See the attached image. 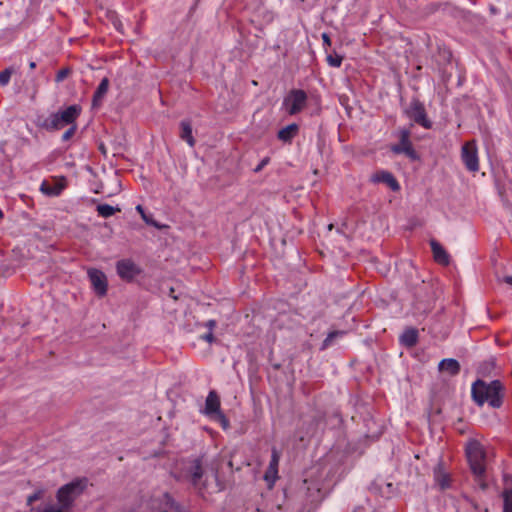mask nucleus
I'll use <instances>...</instances> for the list:
<instances>
[{"label":"nucleus","instance_id":"11","mask_svg":"<svg viewBox=\"0 0 512 512\" xmlns=\"http://www.w3.org/2000/svg\"><path fill=\"white\" fill-rule=\"evenodd\" d=\"M433 479L435 485L440 490H446L451 487V475L450 473L445 469L444 464L442 462H439L433 469Z\"/></svg>","mask_w":512,"mask_h":512},{"label":"nucleus","instance_id":"14","mask_svg":"<svg viewBox=\"0 0 512 512\" xmlns=\"http://www.w3.org/2000/svg\"><path fill=\"white\" fill-rule=\"evenodd\" d=\"M372 181L375 183H384L386 184L392 191H398L400 189V185L394 175L388 171H380L375 173L372 176Z\"/></svg>","mask_w":512,"mask_h":512},{"label":"nucleus","instance_id":"20","mask_svg":"<svg viewBox=\"0 0 512 512\" xmlns=\"http://www.w3.org/2000/svg\"><path fill=\"white\" fill-rule=\"evenodd\" d=\"M180 138L185 141L190 147L195 146V139L192 134V124L189 120H182L180 122Z\"/></svg>","mask_w":512,"mask_h":512},{"label":"nucleus","instance_id":"37","mask_svg":"<svg viewBox=\"0 0 512 512\" xmlns=\"http://www.w3.org/2000/svg\"><path fill=\"white\" fill-rule=\"evenodd\" d=\"M37 499H38V494H33V495L29 496L28 502L31 503Z\"/></svg>","mask_w":512,"mask_h":512},{"label":"nucleus","instance_id":"41","mask_svg":"<svg viewBox=\"0 0 512 512\" xmlns=\"http://www.w3.org/2000/svg\"><path fill=\"white\" fill-rule=\"evenodd\" d=\"M328 228H329V230H331L333 228V225L330 224Z\"/></svg>","mask_w":512,"mask_h":512},{"label":"nucleus","instance_id":"40","mask_svg":"<svg viewBox=\"0 0 512 512\" xmlns=\"http://www.w3.org/2000/svg\"><path fill=\"white\" fill-rule=\"evenodd\" d=\"M4 214L3 211L0 209V220L3 218Z\"/></svg>","mask_w":512,"mask_h":512},{"label":"nucleus","instance_id":"39","mask_svg":"<svg viewBox=\"0 0 512 512\" xmlns=\"http://www.w3.org/2000/svg\"><path fill=\"white\" fill-rule=\"evenodd\" d=\"M29 67H30L31 69H34V68L36 67V63H35L34 61H31V62L29 63Z\"/></svg>","mask_w":512,"mask_h":512},{"label":"nucleus","instance_id":"9","mask_svg":"<svg viewBox=\"0 0 512 512\" xmlns=\"http://www.w3.org/2000/svg\"><path fill=\"white\" fill-rule=\"evenodd\" d=\"M87 275L94 292L99 297L105 296L108 290V281L104 272L96 268H89Z\"/></svg>","mask_w":512,"mask_h":512},{"label":"nucleus","instance_id":"15","mask_svg":"<svg viewBox=\"0 0 512 512\" xmlns=\"http://www.w3.org/2000/svg\"><path fill=\"white\" fill-rule=\"evenodd\" d=\"M430 247L433 253L434 260L444 266L449 265L450 256L444 247L436 240L432 239L430 241Z\"/></svg>","mask_w":512,"mask_h":512},{"label":"nucleus","instance_id":"32","mask_svg":"<svg viewBox=\"0 0 512 512\" xmlns=\"http://www.w3.org/2000/svg\"><path fill=\"white\" fill-rule=\"evenodd\" d=\"M214 418L221 423V425L224 429H227L229 427V421L222 412L218 413V415L215 416Z\"/></svg>","mask_w":512,"mask_h":512},{"label":"nucleus","instance_id":"16","mask_svg":"<svg viewBox=\"0 0 512 512\" xmlns=\"http://www.w3.org/2000/svg\"><path fill=\"white\" fill-rule=\"evenodd\" d=\"M218 413H221L219 396L215 391H210L205 402V414L215 417Z\"/></svg>","mask_w":512,"mask_h":512},{"label":"nucleus","instance_id":"10","mask_svg":"<svg viewBox=\"0 0 512 512\" xmlns=\"http://www.w3.org/2000/svg\"><path fill=\"white\" fill-rule=\"evenodd\" d=\"M116 270L119 277L125 281H132L141 272L140 268L130 259L118 261Z\"/></svg>","mask_w":512,"mask_h":512},{"label":"nucleus","instance_id":"29","mask_svg":"<svg viewBox=\"0 0 512 512\" xmlns=\"http://www.w3.org/2000/svg\"><path fill=\"white\" fill-rule=\"evenodd\" d=\"M343 334H344V332H342V331H332V332H330L327 335V337L324 340V342H323L324 346H328L333 341L334 338H336L338 336H342Z\"/></svg>","mask_w":512,"mask_h":512},{"label":"nucleus","instance_id":"18","mask_svg":"<svg viewBox=\"0 0 512 512\" xmlns=\"http://www.w3.org/2000/svg\"><path fill=\"white\" fill-rule=\"evenodd\" d=\"M298 132L299 126L296 123H292L280 129L277 133V138L284 143H291Z\"/></svg>","mask_w":512,"mask_h":512},{"label":"nucleus","instance_id":"4","mask_svg":"<svg viewBox=\"0 0 512 512\" xmlns=\"http://www.w3.org/2000/svg\"><path fill=\"white\" fill-rule=\"evenodd\" d=\"M80 113L81 107L79 105H71L62 111L51 114L45 119L42 127L47 130H60L67 125L72 126Z\"/></svg>","mask_w":512,"mask_h":512},{"label":"nucleus","instance_id":"13","mask_svg":"<svg viewBox=\"0 0 512 512\" xmlns=\"http://www.w3.org/2000/svg\"><path fill=\"white\" fill-rule=\"evenodd\" d=\"M189 481L191 484L201 490L205 488V484L201 482L203 476V469L199 460H195L193 464L190 466L189 470Z\"/></svg>","mask_w":512,"mask_h":512},{"label":"nucleus","instance_id":"2","mask_svg":"<svg viewBox=\"0 0 512 512\" xmlns=\"http://www.w3.org/2000/svg\"><path fill=\"white\" fill-rule=\"evenodd\" d=\"M88 486L87 478H77L60 487L56 494L58 504L69 512L74 501L84 492Z\"/></svg>","mask_w":512,"mask_h":512},{"label":"nucleus","instance_id":"38","mask_svg":"<svg viewBox=\"0 0 512 512\" xmlns=\"http://www.w3.org/2000/svg\"><path fill=\"white\" fill-rule=\"evenodd\" d=\"M216 325V322L214 320H209L207 322V326L209 327V329L211 330L214 326Z\"/></svg>","mask_w":512,"mask_h":512},{"label":"nucleus","instance_id":"33","mask_svg":"<svg viewBox=\"0 0 512 512\" xmlns=\"http://www.w3.org/2000/svg\"><path fill=\"white\" fill-rule=\"evenodd\" d=\"M270 162L269 157L263 158L260 163L253 169L255 173H259L268 163Z\"/></svg>","mask_w":512,"mask_h":512},{"label":"nucleus","instance_id":"8","mask_svg":"<svg viewBox=\"0 0 512 512\" xmlns=\"http://www.w3.org/2000/svg\"><path fill=\"white\" fill-rule=\"evenodd\" d=\"M391 151L395 154H405L412 160L418 159V154L410 141V131L403 129L399 133V142L391 146Z\"/></svg>","mask_w":512,"mask_h":512},{"label":"nucleus","instance_id":"6","mask_svg":"<svg viewBox=\"0 0 512 512\" xmlns=\"http://www.w3.org/2000/svg\"><path fill=\"white\" fill-rule=\"evenodd\" d=\"M461 160L465 168L472 173L479 171L478 148L475 140L467 141L461 148Z\"/></svg>","mask_w":512,"mask_h":512},{"label":"nucleus","instance_id":"23","mask_svg":"<svg viewBox=\"0 0 512 512\" xmlns=\"http://www.w3.org/2000/svg\"><path fill=\"white\" fill-rule=\"evenodd\" d=\"M96 211L99 216L103 218H109L113 216L115 213L120 212L121 209L119 207H113L109 204L104 203L97 205Z\"/></svg>","mask_w":512,"mask_h":512},{"label":"nucleus","instance_id":"35","mask_svg":"<svg viewBox=\"0 0 512 512\" xmlns=\"http://www.w3.org/2000/svg\"><path fill=\"white\" fill-rule=\"evenodd\" d=\"M200 338L202 340L206 341V342H209V343L214 341V335H213V333L211 331H209L206 334H203Z\"/></svg>","mask_w":512,"mask_h":512},{"label":"nucleus","instance_id":"17","mask_svg":"<svg viewBox=\"0 0 512 512\" xmlns=\"http://www.w3.org/2000/svg\"><path fill=\"white\" fill-rule=\"evenodd\" d=\"M271 452V460L264 476L265 480L267 481L270 479L275 480L277 478L280 460V453L275 447L272 448Z\"/></svg>","mask_w":512,"mask_h":512},{"label":"nucleus","instance_id":"25","mask_svg":"<svg viewBox=\"0 0 512 512\" xmlns=\"http://www.w3.org/2000/svg\"><path fill=\"white\" fill-rule=\"evenodd\" d=\"M503 512H512V489H507L503 492Z\"/></svg>","mask_w":512,"mask_h":512},{"label":"nucleus","instance_id":"27","mask_svg":"<svg viewBox=\"0 0 512 512\" xmlns=\"http://www.w3.org/2000/svg\"><path fill=\"white\" fill-rule=\"evenodd\" d=\"M13 74V69L11 67L6 68L5 70L0 72V85L6 86L10 82L11 76Z\"/></svg>","mask_w":512,"mask_h":512},{"label":"nucleus","instance_id":"36","mask_svg":"<svg viewBox=\"0 0 512 512\" xmlns=\"http://www.w3.org/2000/svg\"><path fill=\"white\" fill-rule=\"evenodd\" d=\"M504 282L512 286V276H505Z\"/></svg>","mask_w":512,"mask_h":512},{"label":"nucleus","instance_id":"3","mask_svg":"<svg viewBox=\"0 0 512 512\" xmlns=\"http://www.w3.org/2000/svg\"><path fill=\"white\" fill-rule=\"evenodd\" d=\"M465 452L474 475L482 477L486 472V451L476 439H470L465 445Z\"/></svg>","mask_w":512,"mask_h":512},{"label":"nucleus","instance_id":"5","mask_svg":"<svg viewBox=\"0 0 512 512\" xmlns=\"http://www.w3.org/2000/svg\"><path fill=\"white\" fill-rule=\"evenodd\" d=\"M308 96L302 89H292L284 97L282 106L286 113L294 116L303 111L307 105Z\"/></svg>","mask_w":512,"mask_h":512},{"label":"nucleus","instance_id":"26","mask_svg":"<svg viewBox=\"0 0 512 512\" xmlns=\"http://www.w3.org/2000/svg\"><path fill=\"white\" fill-rule=\"evenodd\" d=\"M327 63L331 66V67H340L341 64H342V61H343V57L341 55H338V54H329L327 55Z\"/></svg>","mask_w":512,"mask_h":512},{"label":"nucleus","instance_id":"24","mask_svg":"<svg viewBox=\"0 0 512 512\" xmlns=\"http://www.w3.org/2000/svg\"><path fill=\"white\" fill-rule=\"evenodd\" d=\"M164 498L166 500V503L169 505L170 509L173 512H185L184 507L180 503L175 501L170 494L165 493Z\"/></svg>","mask_w":512,"mask_h":512},{"label":"nucleus","instance_id":"21","mask_svg":"<svg viewBox=\"0 0 512 512\" xmlns=\"http://www.w3.org/2000/svg\"><path fill=\"white\" fill-rule=\"evenodd\" d=\"M440 371L448 372L450 375H457L460 372V364L452 358L443 359L438 366Z\"/></svg>","mask_w":512,"mask_h":512},{"label":"nucleus","instance_id":"31","mask_svg":"<svg viewBox=\"0 0 512 512\" xmlns=\"http://www.w3.org/2000/svg\"><path fill=\"white\" fill-rule=\"evenodd\" d=\"M136 210L141 214L142 219L149 225L158 227V224L153 220H147V215L145 214L144 208L141 205L136 207Z\"/></svg>","mask_w":512,"mask_h":512},{"label":"nucleus","instance_id":"30","mask_svg":"<svg viewBox=\"0 0 512 512\" xmlns=\"http://www.w3.org/2000/svg\"><path fill=\"white\" fill-rule=\"evenodd\" d=\"M76 130H77V126L75 124L70 126V128L63 133L62 140L68 141L69 139H71L73 137V135L75 134Z\"/></svg>","mask_w":512,"mask_h":512},{"label":"nucleus","instance_id":"7","mask_svg":"<svg viewBox=\"0 0 512 512\" xmlns=\"http://www.w3.org/2000/svg\"><path fill=\"white\" fill-rule=\"evenodd\" d=\"M406 116L425 129L432 127V122L427 118L424 104L418 99H412L405 109Z\"/></svg>","mask_w":512,"mask_h":512},{"label":"nucleus","instance_id":"34","mask_svg":"<svg viewBox=\"0 0 512 512\" xmlns=\"http://www.w3.org/2000/svg\"><path fill=\"white\" fill-rule=\"evenodd\" d=\"M322 41H323V46H324L325 49L327 47L331 46V39H330V36L327 33H323L322 34Z\"/></svg>","mask_w":512,"mask_h":512},{"label":"nucleus","instance_id":"12","mask_svg":"<svg viewBox=\"0 0 512 512\" xmlns=\"http://www.w3.org/2000/svg\"><path fill=\"white\" fill-rule=\"evenodd\" d=\"M65 186L66 184L64 179L52 182L43 181L40 185V191L47 196L56 197L62 193Z\"/></svg>","mask_w":512,"mask_h":512},{"label":"nucleus","instance_id":"19","mask_svg":"<svg viewBox=\"0 0 512 512\" xmlns=\"http://www.w3.org/2000/svg\"><path fill=\"white\" fill-rule=\"evenodd\" d=\"M399 341L403 346L407 348L414 347L418 342V330L415 328L405 329L401 334Z\"/></svg>","mask_w":512,"mask_h":512},{"label":"nucleus","instance_id":"22","mask_svg":"<svg viewBox=\"0 0 512 512\" xmlns=\"http://www.w3.org/2000/svg\"><path fill=\"white\" fill-rule=\"evenodd\" d=\"M108 89H109V79L107 77H105L101 80L96 91L94 92L93 100H92L93 106L100 105V103L103 100L104 96L106 95Z\"/></svg>","mask_w":512,"mask_h":512},{"label":"nucleus","instance_id":"28","mask_svg":"<svg viewBox=\"0 0 512 512\" xmlns=\"http://www.w3.org/2000/svg\"><path fill=\"white\" fill-rule=\"evenodd\" d=\"M70 72H71V70L69 68L60 69L56 74L55 81L57 83L64 81L68 77Z\"/></svg>","mask_w":512,"mask_h":512},{"label":"nucleus","instance_id":"42","mask_svg":"<svg viewBox=\"0 0 512 512\" xmlns=\"http://www.w3.org/2000/svg\"><path fill=\"white\" fill-rule=\"evenodd\" d=\"M257 512H260V510H259V509H257Z\"/></svg>","mask_w":512,"mask_h":512},{"label":"nucleus","instance_id":"1","mask_svg":"<svg viewBox=\"0 0 512 512\" xmlns=\"http://www.w3.org/2000/svg\"><path fill=\"white\" fill-rule=\"evenodd\" d=\"M503 391L504 386L499 380L489 383L477 380L472 385L471 394L477 405L483 406L487 402L492 408H499L503 403Z\"/></svg>","mask_w":512,"mask_h":512}]
</instances>
